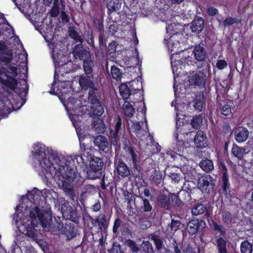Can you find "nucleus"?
<instances>
[{"instance_id": "864d4df0", "label": "nucleus", "mask_w": 253, "mask_h": 253, "mask_svg": "<svg viewBox=\"0 0 253 253\" xmlns=\"http://www.w3.org/2000/svg\"><path fill=\"white\" fill-rule=\"evenodd\" d=\"M217 161V165L220 172L219 175H223L224 174H228L227 169L226 167L224 160L222 158H218Z\"/></svg>"}, {"instance_id": "3c124183", "label": "nucleus", "mask_w": 253, "mask_h": 253, "mask_svg": "<svg viewBox=\"0 0 253 253\" xmlns=\"http://www.w3.org/2000/svg\"><path fill=\"white\" fill-rule=\"evenodd\" d=\"M203 123V118L201 115H196L193 117L191 121L192 126L195 129L199 128Z\"/></svg>"}, {"instance_id": "6ab92c4d", "label": "nucleus", "mask_w": 253, "mask_h": 253, "mask_svg": "<svg viewBox=\"0 0 253 253\" xmlns=\"http://www.w3.org/2000/svg\"><path fill=\"white\" fill-rule=\"evenodd\" d=\"M62 227L57 230H60L61 228H63V234L66 236L67 241H70L76 237L77 233V230L73 223H70L68 224L66 223L64 227L62 222Z\"/></svg>"}, {"instance_id": "f8f14e48", "label": "nucleus", "mask_w": 253, "mask_h": 253, "mask_svg": "<svg viewBox=\"0 0 253 253\" xmlns=\"http://www.w3.org/2000/svg\"><path fill=\"white\" fill-rule=\"evenodd\" d=\"M121 5V3L119 2V0H110L107 2L106 5L108 9L107 18L110 22H117V18H114V16L119 14L116 11L119 9Z\"/></svg>"}, {"instance_id": "473e14b6", "label": "nucleus", "mask_w": 253, "mask_h": 253, "mask_svg": "<svg viewBox=\"0 0 253 253\" xmlns=\"http://www.w3.org/2000/svg\"><path fill=\"white\" fill-rule=\"evenodd\" d=\"M207 211H208L207 208L202 204H195L191 209V213L194 216H198L206 213Z\"/></svg>"}, {"instance_id": "bf43d9fd", "label": "nucleus", "mask_w": 253, "mask_h": 253, "mask_svg": "<svg viewBox=\"0 0 253 253\" xmlns=\"http://www.w3.org/2000/svg\"><path fill=\"white\" fill-rule=\"evenodd\" d=\"M220 113L222 115L227 117V118H229V116L232 117V115L230 106L228 104L224 105L220 110Z\"/></svg>"}, {"instance_id": "f257e3e1", "label": "nucleus", "mask_w": 253, "mask_h": 253, "mask_svg": "<svg viewBox=\"0 0 253 253\" xmlns=\"http://www.w3.org/2000/svg\"><path fill=\"white\" fill-rule=\"evenodd\" d=\"M30 217L31 219L30 224H28L25 228L28 236L33 237L36 235L35 227L37 224H40L42 227L47 231H55L62 227V221L60 217L52 218L51 208L49 205H46L44 210H41L37 205L30 212Z\"/></svg>"}, {"instance_id": "4468645a", "label": "nucleus", "mask_w": 253, "mask_h": 253, "mask_svg": "<svg viewBox=\"0 0 253 253\" xmlns=\"http://www.w3.org/2000/svg\"><path fill=\"white\" fill-rule=\"evenodd\" d=\"M205 222L203 220L200 221L198 218H194L190 220L187 225V230L189 234L194 235L204 228Z\"/></svg>"}, {"instance_id": "f3484780", "label": "nucleus", "mask_w": 253, "mask_h": 253, "mask_svg": "<svg viewBox=\"0 0 253 253\" xmlns=\"http://www.w3.org/2000/svg\"><path fill=\"white\" fill-rule=\"evenodd\" d=\"M128 150L130 156V157L128 158V164L134 171L136 170L138 172H140L141 167L139 165V160L134 148L131 147H128Z\"/></svg>"}, {"instance_id": "f03ea898", "label": "nucleus", "mask_w": 253, "mask_h": 253, "mask_svg": "<svg viewBox=\"0 0 253 253\" xmlns=\"http://www.w3.org/2000/svg\"><path fill=\"white\" fill-rule=\"evenodd\" d=\"M34 149L32 154L38 162L35 163L34 168L40 176L45 179L51 175V169L54 167V164L60 163L62 158H65L62 156H57L53 153L46 152L45 146L39 142L34 144Z\"/></svg>"}, {"instance_id": "79ce46f5", "label": "nucleus", "mask_w": 253, "mask_h": 253, "mask_svg": "<svg viewBox=\"0 0 253 253\" xmlns=\"http://www.w3.org/2000/svg\"><path fill=\"white\" fill-rule=\"evenodd\" d=\"M175 138L176 143L173 148V149L177 152L179 153V155H181V154H183L186 149L185 142L183 140H178V134L177 133L175 134Z\"/></svg>"}, {"instance_id": "0e129e2a", "label": "nucleus", "mask_w": 253, "mask_h": 253, "mask_svg": "<svg viewBox=\"0 0 253 253\" xmlns=\"http://www.w3.org/2000/svg\"><path fill=\"white\" fill-rule=\"evenodd\" d=\"M227 62L224 59H219L216 64V68L220 70H223L227 66Z\"/></svg>"}, {"instance_id": "423d86ee", "label": "nucleus", "mask_w": 253, "mask_h": 253, "mask_svg": "<svg viewBox=\"0 0 253 253\" xmlns=\"http://www.w3.org/2000/svg\"><path fill=\"white\" fill-rule=\"evenodd\" d=\"M156 201L158 206L165 210H170L183 205L179 196L171 193H169L168 195L160 194L157 197Z\"/></svg>"}, {"instance_id": "412c9836", "label": "nucleus", "mask_w": 253, "mask_h": 253, "mask_svg": "<svg viewBox=\"0 0 253 253\" xmlns=\"http://www.w3.org/2000/svg\"><path fill=\"white\" fill-rule=\"evenodd\" d=\"M93 143L101 151L106 152L108 151L109 142L106 137L98 135L94 138Z\"/></svg>"}, {"instance_id": "8fccbe9b", "label": "nucleus", "mask_w": 253, "mask_h": 253, "mask_svg": "<svg viewBox=\"0 0 253 253\" xmlns=\"http://www.w3.org/2000/svg\"><path fill=\"white\" fill-rule=\"evenodd\" d=\"M241 18H233L231 16H227L226 19L222 22V25L226 27L232 26L234 24H238L241 22Z\"/></svg>"}, {"instance_id": "7ed1b4c3", "label": "nucleus", "mask_w": 253, "mask_h": 253, "mask_svg": "<svg viewBox=\"0 0 253 253\" xmlns=\"http://www.w3.org/2000/svg\"><path fill=\"white\" fill-rule=\"evenodd\" d=\"M74 162L71 157L62 158L61 162L54 164V179L59 186H62L64 191L72 187L70 182L74 181L76 173L74 168Z\"/></svg>"}, {"instance_id": "37998d69", "label": "nucleus", "mask_w": 253, "mask_h": 253, "mask_svg": "<svg viewBox=\"0 0 253 253\" xmlns=\"http://www.w3.org/2000/svg\"><path fill=\"white\" fill-rule=\"evenodd\" d=\"M122 227V230L121 231L123 233V232H128L129 231V229L128 227H124L123 225V221L120 218H117L115 219L112 231L114 233H117L118 232L119 229L120 227Z\"/></svg>"}, {"instance_id": "dca6fc26", "label": "nucleus", "mask_w": 253, "mask_h": 253, "mask_svg": "<svg viewBox=\"0 0 253 253\" xmlns=\"http://www.w3.org/2000/svg\"><path fill=\"white\" fill-rule=\"evenodd\" d=\"M73 53L75 56L78 57L80 60L88 61L91 59V54L88 50L83 48L82 44L76 45L74 48Z\"/></svg>"}, {"instance_id": "c9c22d12", "label": "nucleus", "mask_w": 253, "mask_h": 253, "mask_svg": "<svg viewBox=\"0 0 253 253\" xmlns=\"http://www.w3.org/2000/svg\"><path fill=\"white\" fill-rule=\"evenodd\" d=\"M216 247L218 253H227V241L221 237H216Z\"/></svg>"}, {"instance_id": "603ef678", "label": "nucleus", "mask_w": 253, "mask_h": 253, "mask_svg": "<svg viewBox=\"0 0 253 253\" xmlns=\"http://www.w3.org/2000/svg\"><path fill=\"white\" fill-rule=\"evenodd\" d=\"M252 251L253 246L248 240L244 241L241 243V253H252Z\"/></svg>"}, {"instance_id": "49530a36", "label": "nucleus", "mask_w": 253, "mask_h": 253, "mask_svg": "<svg viewBox=\"0 0 253 253\" xmlns=\"http://www.w3.org/2000/svg\"><path fill=\"white\" fill-rule=\"evenodd\" d=\"M42 192L37 188H35L32 191L28 193V198L33 203L37 204V202H38L39 198L41 197Z\"/></svg>"}, {"instance_id": "f704fd0d", "label": "nucleus", "mask_w": 253, "mask_h": 253, "mask_svg": "<svg viewBox=\"0 0 253 253\" xmlns=\"http://www.w3.org/2000/svg\"><path fill=\"white\" fill-rule=\"evenodd\" d=\"M94 65L91 59L88 61H84L83 63V69L84 75H88V77H93V68Z\"/></svg>"}, {"instance_id": "39448f33", "label": "nucleus", "mask_w": 253, "mask_h": 253, "mask_svg": "<svg viewBox=\"0 0 253 253\" xmlns=\"http://www.w3.org/2000/svg\"><path fill=\"white\" fill-rule=\"evenodd\" d=\"M90 104V114L92 116H101L104 112V107L100 101L101 95L97 87L89 89L87 96Z\"/></svg>"}, {"instance_id": "c756f323", "label": "nucleus", "mask_w": 253, "mask_h": 253, "mask_svg": "<svg viewBox=\"0 0 253 253\" xmlns=\"http://www.w3.org/2000/svg\"><path fill=\"white\" fill-rule=\"evenodd\" d=\"M148 237L151 241H153L155 245L156 250L157 251L161 250L164 247L162 238L158 232H155L151 233L149 235Z\"/></svg>"}, {"instance_id": "aec40b11", "label": "nucleus", "mask_w": 253, "mask_h": 253, "mask_svg": "<svg viewBox=\"0 0 253 253\" xmlns=\"http://www.w3.org/2000/svg\"><path fill=\"white\" fill-rule=\"evenodd\" d=\"M61 212L63 217L66 220L75 222L77 220V212L74 211L71 206L63 205L61 206Z\"/></svg>"}, {"instance_id": "9b49d317", "label": "nucleus", "mask_w": 253, "mask_h": 253, "mask_svg": "<svg viewBox=\"0 0 253 253\" xmlns=\"http://www.w3.org/2000/svg\"><path fill=\"white\" fill-rule=\"evenodd\" d=\"M113 126L114 130L111 129L110 130L111 142L113 145H115L117 142L120 140L119 133L123 127H125V121L122 119L120 116H118L117 119L114 121Z\"/></svg>"}, {"instance_id": "c85d7f7f", "label": "nucleus", "mask_w": 253, "mask_h": 253, "mask_svg": "<svg viewBox=\"0 0 253 253\" xmlns=\"http://www.w3.org/2000/svg\"><path fill=\"white\" fill-rule=\"evenodd\" d=\"M93 117V122L92 124V127L94 130L98 133H103L106 130V126L103 120L101 119L99 117L96 116L97 118H94Z\"/></svg>"}, {"instance_id": "e433bc0d", "label": "nucleus", "mask_w": 253, "mask_h": 253, "mask_svg": "<svg viewBox=\"0 0 253 253\" xmlns=\"http://www.w3.org/2000/svg\"><path fill=\"white\" fill-rule=\"evenodd\" d=\"M7 79L3 80L2 82V84L8 87L9 89L12 90H14L17 89L16 86L17 85V81L13 77H11L9 75H6Z\"/></svg>"}, {"instance_id": "bb28decb", "label": "nucleus", "mask_w": 253, "mask_h": 253, "mask_svg": "<svg viewBox=\"0 0 253 253\" xmlns=\"http://www.w3.org/2000/svg\"><path fill=\"white\" fill-rule=\"evenodd\" d=\"M137 197L141 201V205L139 208L140 211L145 213H151L153 208L149 200L144 198L140 194L137 196Z\"/></svg>"}, {"instance_id": "b1692460", "label": "nucleus", "mask_w": 253, "mask_h": 253, "mask_svg": "<svg viewBox=\"0 0 253 253\" xmlns=\"http://www.w3.org/2000/svg\"><path fill=\"white\" fill-rule=\"evenodd\" d=\"M205 219H207L208 221L210 227L215 231L220 232L221 236H224L225 234V231L222 225H219L214 222L210 215L209 211H207L205 214Z\"/></svg>"}, {"instance_id": "20e7f679", "label": "nucleus", "mask_w": 253, "mask_h": 253, "mask_svg": "<svg viewBox=\"0 0 253 253\" xmlns=\"http://www.w3.org/2000/svg\"><path fill=\"white\" fill-rule=\"evenodd\" d=\"M49 46L52 48V57L55 66L63 69L66 73L72 71L73 63L66 52L63 50L58 49L56 45L51 43L49 44Z\"/></svg>"}, {"instance_id": "a211bd4d", "label": "nucleus", "mask_w": 253, "mask_h": 253, "mask_svg": "<svg viewBox=\"0 0 253 253\" xmlns=\"http://www.w3.org/2000/svg\"><path fill=\"white\" fill-rule=\"evenodd\" d=\"M205 21L201 16L195 15L191 24L192 32L196 34L200 33L204 29Z\"/></svg>"}, {"instance_id": "4be33fe9", "label": "nucleus", "mask_w": 253, "mask_h": 253, "mask_svg": "<svg viewBox=\"0 0 253 253\" xmlns=\"http://www.w3.org/2000/svg\"><path fill=\"white\" fill-rule=\"evenodd\" d=\"M249 132L248 129L244 126L238 127L234 131V137L238 143L246 141L249 137Z\"/></svg>"}, {"instance_id": "338daca9", "label": "nucleus", "mask_w": 253, "mask_h": 253, "mask_svg": "<svg viewBox=\"0 0 253 253\" xmlns=\"http://www.w3.org/2000/svg\"><path fill=\"white\" fill-rule=\"evenodd\" d=\"M222 132L225 135L228 134L229 133L230 134H232V132L231 127L229 125V123H224V124L223 125V126H222Z\"/></svg>"}, {"instance_id": "052dcab7", "label": "nucleus", "mask_w": 253, "mask_h": 253, "mask_svg": "<svg viewBox=\"0 0 253 253\" xmlns=\"http://www.w3.org/2000/svg\"><path fill=\"white\" fill-rule=\"evenodd\" d=\"M181 222L180 220L172 219L171 223L169 224L171 231H176L179 229Z\"/></svg>"}, {"instance_id": "1a4fd4ad", "label": "nucleus", "mask_w": 253, "mask_h": 253, "mask_svg": "<svg viewBox=\"0 0 253 253\" xmlns=\"http://www.w3.org/2000/svg\"><path fill=\"white\" fill-rule=\"evenodd\" d=\"M215 180L210 174H204L199 177L198 184L200 190L205 193L210 194L214 190Z\"/></svg>"}, {"instance_id": "69168bd1", "label": "nucleus", "mask_w": 253, "mask_h": 253, "mask_svg": "<svg viewBox=\"0 0 253 253\" xmlns=\"http://www.w3.org/2000/svg\"><path fill=\"white\" fill-rule=\"evenodd\" d=\"M169 177H170L171 180L174 183H178L182 178L181 175L179 173L176 172L170 173Z\"/></svg>"}, {"instance_id": "7c9ffc66", "label": "nucleus", "mask_w": 253, "mask_h": 253, "mask_svg": "<svg viewBox=\"0 0 253 253\" xmlns=\"http://www.w3.org/2000/svg\"><path fill=\"white\" fill-rule=\"evenodd\" d=\"M200 168L204 171L208 173L214 169V165L211 160L205 158L202 159L199 163Z\"/></svg>"}, {"instance_id": "5fc2aeb1", "label": "nucleus", "mask_w": 253, "mask_h": 253, "mask_svg": "<svg viewBox=\"0 0 253 253\" xmlns=\"http://www.w3.org/2000/svg\"><path fill=\"white\" fill-rule=\"evenodd\" d=\"M126 245L129 247L130 251L132 253H137L139 251L140 247H139L136 243L132 240H126Z\"/></svg>"}, {"instance_id": "a18cd8bd", "label": "nucleus", "mask_w": 253, "mask_h": 253, "mask_svg": "<svg viewBox=\"0 0 253 253\" xmlns=\"http://www.w3.org/2000/svg\"><path fill=\"white\" fill-rule=\"evenodd\" d=\"M123 109L126 116L128 118H131L134 113V109L132 105L127 101H125L123 106Z\"/></svg>"}, {"instance_id": "a878e982", "label": "nucleus", "mask_w": 253, "mask_h": 253, "mask_svg": "<svg viewBox=\"0 0 253 253\" xmlns=\"http://www.w3.org/2000/svg\"><path fill=\"white\" fill-rule=\"evenodd\" d=\"M93 25L95 29L98 31L99 34V43L100 44H103L104 38V27L103 21L98 18L93 19Z\"/></svg>"}, {"instance_id": "a19ab883", "label": "nucleus", "mask_w": 253, "mask_h": 253, "mask_svg": "<svg viewBox=\"0 0 253 253\" xmlns=\"http://www.w3.org/2000/svg\"><path fill=\"white\" fill-rule=\"evenodd\" d=\"M150 178L152 183L156 185L161 184L163 181L162 173L157 170L153 171Z\"/></svg>"}, {"instance_id": "2eb2a0df", "label": "nucleus", "mask_w": 253, "mask_h": 253, "mask_svg": "<svg viewBox=\"0 0 253 253\" xmlns=\"http://www.w3.org/2000/svg\"><path fill=\"white\" fill-rule=\"evenodd\" d=\"M194 144L196 148L200 149L208 146V139L205 132L201 130L197 132L194 138Z\"/></svg>"}, {"instance_id": "72a5a7b5", "label": "nucleus", "mask_w": 253, "mask_h": 253, "mask_svg": "<svg viewBox=\"0 0 253 253\" xmlns=\"http://www.w3.org/2000/svg\"><path fill=\"white\" fill-rule=\"evenodd\" d=\"M221 215L222 221L226 225L232 226L233 224L236 223L235 221V217L233 216L229 211H224L222 212Z\"/></svg>"}, {"instance_id": "6e6d98bb", "label": "nucleus", "mask_w": 253, "mask_h": 253, "mask_svg": "<svg viewBox=\"0 0 253 253\" xmlns=\"http://www.w3.org/2000/svg\"><path fill=\"white\" fill-rule=\"evenodd\" d=\"M79 140L81 152H86V151L91 150L92 146L91 143H85L84 138L83 139L79 138Z\"/></svg>"}, {"instance_id": "774afa93", "label": "nucleus", "mask_w": 253, "mask_h": 253, "mask_svg": "<svg viewBox=\"0 0 253 253\" xmlns=\"http://www.w3.org/2000/svg\"><path fill=\"white\" fill-rule=\"evenodd\" d=\"M173 251L172 253H181L180 249V245L177 242L176 240H173L172 243Z\"/></svg>"}, {"instance_id": "2f4dec72", "label": "nucleus", "mask_w": 253, "mask_h": 253, "mask_svg": "<svg viewBox=\"0 0 253 253\" xmlns=\"http://www.w3.org/2000/svg\"><path fill=\"white\" fill-rule=\"evenodd\" d=\"M245 148L233 144L231 149V155L239 160H242L245 154Z\"/></svg>"}, {"instance_id": "de8ad7c7", "label": "nucleus", "mask_w": 253, "mask_h": 253, "mask_svg": "<svg viewBox=\"0 0 253 253\" xmlns=\"http://www.w3.org/2000/svg\"><path fill=\"white\" fill-rule=\"evenodd\" d=\"M12 57L13 55L11 52L2 51L0 53V61L5 65L11 63Z\"/></svg>"}, {"instance_id": "0eeeda50", "label": "nucleus", "mask_w": 253, "mask_h": 253, "mask_svg": "<svg viewBox=\"0 0 253 253\" xmlns=\"http://www.w3.org/2000/svg\"><path fill=\"white\" fill-rule=\"evenodd\" d=\"M112 214V211L100 212L94 218L89 215L88 219L94 227H97L102 233H106L110 224Z\"/></svg>"}, {"instance_id": "58836bf2", "label": "nucleus", "mask_w": 253, "mask_h": 253, "mask_svg": "<svg viewBox=\"0 0 253 253\" xmlns=\"http://www.w3.org/2000/svg\"><path fill=\"white\" fill-rule=\"evenodd\" d=\"M205 104V100L204 94H199L196 96L194 101V107L196 110L201 111Z\"/></svg>"}, {"instance_id": "9d476101", "label": "nucleus", "mask_w": 253, "mask_h": 253, "mask_svg": "<svg viewBox=\"0 0 253 253\" xmlns=\"http://www.w3.org/2000/svg\"><path fill=\"white\" fill-rule=\"evenodd\" d=\"M219 190L226 197H231L232 187L229 181V174L219 175L218 179Z\"/></svg>"}, {"instance_id": "09e8293b", "label": "nucleus", "mask_w": 253, "mask_h": 253, "mask_svg": "<svg viewBox=\"0 0 253 253\" xmlns=\"http://www.w3.org/2000/svg\"><path fill=\"white\" fill-rule=\"evenodd\" d=\"M110 77L117 81H120L122 77V73L117 66L113 65L111 68Z\"/></svg>"}, {"instance_id": "ddd939ff", "label": "nucleus", "mask_w": 253, "mask_h": 253, "mask_svg": "<svg viewBox=\"0 0 253 253\" xmlns=\"http://www.w3.org/2000/svg\"><path fill=\"white\" fill-rule=\"evenodd\" d=\"M115 169L117 174L122 177H128L130 175L131 169L121 158L114 161Z\"/></svg>"}, {"instance_id": "393cba45", "label": "nucleus", "mask_w": 253, "mask_h": 253, "mask_svg": "<svg viewBox=\"0 0 253 253\" xmlns=\"http://www.w3.org/2000/svg\"><path fill=\"white\" fill-rule=\"evenodd\" d=\"M189 82L191 86L195 87L204 86L206 83L204 78L197 73H193L189 77Z\"/></svg>"}, {"instance_id": "5701e85b", "label": "nucleus", "mask_w": 253, "mask_h": 253, "mask_svg": "<svg viewBox=\"0 0 253 253\" xmlns=\"http://www.w3.org/2000/svg\"><path fill=\"white\" fill-rule=\"evenodd\" d=\"M93 77H88V75H83L79 78V84L82 88L85 90H89L95 87L92 81Z\"/></svg>"}, {"instance_id": "4d7b16f0", "label": "nucleus", "mask_w": 253, "mask_h": 253, "mask_svg": "<svg viewBox=\"0 0 253 253\" xmlns=\"http://www.w3.org/2000/svg\"><path fill=\"white\" fill-rule=\"evenodd\" d=\"M179 196H182L181 200H183L184 202L187 203L190 202L191 197L190 194L186 190L181 191L179 193L177 194ZM180 198V197H179ZM182 202V201H181Z\"/></svg>"}, {"instance_id": "e2e57ef3", "label": "nucleus", "mask_w": 253, "mask_h": 253, "mask_svg": "<svg viewBox=\"0 0 253 253\" xmlns=\"http://www.w3.org/2000/svg\"><path fill=\"white\" fill-rule=\"evenodd\" d=\"M131 129L133 132H135L137 137H139V131L141 129V126L139 122H133L131 125Z\"/></svg>"}, {"instance_id": "c03bdc74", "label": "nucleus", "mask_w": 253, "mask_h": 253, "mask_svg": "<svg viewBox=\"0 0 253 253\" xmlns=\"http://www.w3.org/2000/svg\"><path fill=\"white\" fill-rule=\"evenodd\" d=\"M139 253H154L152 244L149 241L143 242L140 246Z\"/></svg>"}, {"instance_id": "cd10ccee", "label": "nucleus", "mask_w": 253, "mask_h": 253, "mask_svg": "<svg viewBox=\"0 0 253 253\" xmlns=\"http://www.w3.org/2000/svg\"><path fill=\"white\" fill-rule=\"evenodd\" d=\"M193 53L195 59L198 61H203L207 55L205 48L200 44L195 46Z\"/></svg>"}, {"instance_id": "ea45409f", "label": "nucleus", "mask_w": 253, "mask_h": 253, "mask_svg": "<svg viewBox=\"0 0 253 253\" xmlns=\"http://www.w3.org/2000/svg\"><path fill=\"white\" fill-rule=\"evenodd\" d=\"M69 35L71 38L73 39L75 42H80L82 44L83 42V38L75 30V27L70 26L68 29Z\"/></svg>"}, {"instance_id": "680f3d73", "label": "nucleus", "mask_w": 253, "mask_h": 253, "mask_svg": "<svg viewBox=\"0 0 253 253\" xmlns=\"http://www.w3.org/2000/svg\"><path fill=\"white\" fill-rule=\"evenodd\" d=\"M206 12L210 16H215L218 14V10L212 6H208L206 8Z\"/></svg>"}, {"instance_id": "4c0bfd02", "label": "nucleus", "mask_w": 253, "mask_h": 253, "mask_svg": "<svg viewBox=\"0 0 253 253\" xmlns=\"http://www.w3.org/2000/svg\"><path fill=\"white\" fill-rule=\"evenodd\" d=\"M119 91L121 96L124 100H127L131 95L130 89L126 84H122L119 86Z\"/></svg>"}, {"instance_id": "6e6552de", "label": "nucleus", "mask_w": 253, "mask_h": 253, "mask_svg": "<svg viewBox=\"0 0 253 253\" xmlns=\"http://www.w3.org/2000/svg\"><path fill=\"white\" fill-rule=\"evenodd\" d=\"M104 162L97 157H91L89 162V168L87 172V177L90 179L99 178L102 176Z\"/></svg>"}, {"instance_id": "13d9d810", "label": "nucleus", "mask_w": 253, "mask_h": 253, "mask_svg": "<svg viewBox=\"0 0 253 253\" xmlns=\"http://www.w3.org/2000/svg\"><path fill=\"white\" fill-rule=\"evenodd\" d=\"M86 42L90 46L91 49L94 51L95 55H97L96 51H98V50L95 47L94 41V36L92 33L88 35V38L86 40Z\"/></svg>"}]
</instances>
